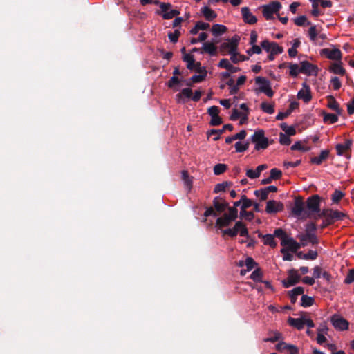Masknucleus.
Returning a JSON list of instances; mask_svg holds the SVG:
<instances>
[{"mask_svg": "<svg viewBox=\"0 0 354 354\" xmlns=\"http://www.w3.org/2000/svg\"><path fill=\"white\" fill-rule=\"evenodd\" d=\"M330 71L335 74L344 75L345 74V70L342 67L341 62H337L332 64Z\"/></svg>", "mask_w": 354, "mask_h": 354, "instance_id": "obj_33", "label": "nucleus"}, {"mask_svg": "<svg viewBox=\"0 0 354 354\" xmlns=\"http://www.w3.org/2000/svg\"><path fill=\"white\" fill-rule=\"evenodd\" d=\"M301 73L308 75H317L318 68L316 66L307 61L301 62Z\"/></svg>", "mask_w": 354, "mask_h": 354, "instance_id": "obj_13", "label": "nucleus"}, {"mask_svg": "<svg viewBox=\"0 0 354 354\" xmlns=\"http://www.w3.org/2000/svg\"><path fill=\"white\" fill-rule=\"evenodd\" d=\"M323 120L324 123L327 124H334L338 120V115L337 113H328L325 111L322 112Z\"/></svg>", "mask_w": 354, "mask_h": 354, "instance_id": "obj_24", "label": "nucleus"}, {"mask_svg": "<svg viewBox=\"0 0 354 354\" xmlns=\"http://www.w3.org/2000/svg\"><path fill=\"white\" fill-rule=\"evenodd\" d=\"M180 35V30H175V31L174 32H169L168 34V37L172 43H176L178 41Z\"/></svg>", "mask_w": 354, "mask_h": 354, "instance_id": "obj_51", "label": "nucleus"}, {"mask_svg": "<svg viewBox=\"0 0 354 354\" xmlns=\"http://www.w3.org/2000/svg\"><path fill=\"white\" fill-rule=\"evenodd\" d=\"M256 265V262L252 257H247L245 261H239V263L240 267L245 266L249 271L252 270Z\"/></svg>", "mask_w": 354, "mask_h": 354, "instance_id": "obj_32", "label": "nucleus"}, {"mask_svg": "<svg viewBox=\"0 0 354 354\" xmlns=\"http://www.w3.org/2000/svg\"><path fill=\"white\" fill-rule=\"evenodd\" d=\"M283 254V261H292L293 256L290 253V251L286 250V249H281L280 251Z\"/></svg>", "mask_w": 354, "mask_h": 354, "instance_id": "obj_58", "label": "nucleus"}, {"mask_svg": "<svg viewBox=\"0 0 354 354\" xmlns=\"http://www.w3.org/2000/svg\"><path fill=\"white\" fill-rule=\"evenodd\" d=\"M350 145H351V143L348 141L346 142L344 144L337 145L336 147H335L336 151H337V154L339 156L344 154V153L349 149Z\"/></svg>", "mask_w": 354, "mask_h": 354, "instance_id": "obj_35", "label": "nucleus"}, {"mask_svg": "<svg viewBox=\"0 0 354 354\" xmlns=\"http://www.w3.org/2000/svg\"><path fill=\"white\" fill-rule=\"evenodd\" d=\"M281 127H282L283 130L286 132V134L288 136H293L296 133L295 128L292 127H288V126H286V124H283L281 125Z\"/></svg>", "mask_w": 354, "mask_h": 354, "instance_id": "obj_57", "label": "nucleus"}, {"mask_svg": "<svg viewBox=\"0 0 354 354\" xmlns=\"http://www.w3.org/2000/svg\"><path fill=\"white\" fill-rule=\"evenodd\" d=\"M255 84L258 85V91L265 93L269 97L273 96L274 92L271 88L270 82L266 78L258 76L255 78Z\"/></svg>", "mask_w": 354, "mask_h": 354, "instance_id": "obj_7", "label": "nucleus"}, {"mask_svg": "<svg viewBox=\"0 0 354 354\" xmlns=\"http://www.w3.org/2000/svg\"><path fill=\"white\" fill-rule=\"evenodd\" d=\"M276 237L281 239V245L283 246L281 249L292 252H296L301 247L300 242L296 241L293 238L287 235L286 232L281 228H277L274 230Z\"/></svg>", "mask_w": 354, "mask_h": 354, "instance_id": "obj_2", "label": "nucleus"}, {"mask_svg": "<svg viewBox=\"0 0 354 354\" xmlns=\"http://www.w3.org/2000/svg\"><path fill=\"white\" fill-rule=\"evenodd\" d=\"M283 208L284 206L281 202L271 200L267 202L266 211L268 214H276L283 211Z\"/></svg>", "mask_w": 354, "mask_h": 354, "instance_id": "obj_10", "label": "nucleus"}, {"mask_svg": "<svg viewBox=\"0 0 354 354\" xmlns=\"http://www.w3.org/2000/svg\"><path fill=\"white\" fill-rule=\"evenodd\" d=\"M317 252L315 250H309L308 253H303L299 252L297 254V256L300 259L305 260H315L317 257Z\"/></svg>", "mask_w": 354, "mask_h": 354, "instance_id": "obj_27", "label": "nucleus"}, {"mask_svg": "<svg viewBox=\"0 0 354 354\" xmlns=\"http://www.w3.org/2000/svg\"><path fill=\"white\" fill-rule=\"evenodd\" d=\"M214 209L218 213H221L225 210L228 206V203L221 198H215L213 201Z\"/></svg>", "mask_w": 354, "mask_h": 354, "instance_id": "obj_22", "label": "nucleus"}, {"mask_svg": "<svg viewBox=\"0 0 354 354\" xmlns=\"http://www.w3.org/2000/svg\"><path fill=\"white\" fill-rule=\"evenodd\" d=\"M225 130L232 131L233 130V126L230 124H225L221 129H212L208 132V136L214 135V140H218L220 138L221 134H222Z\"/></svg>", "mask_w": 354, "mask_h": 354, "instance_id": "obj_20", "label": "nucleus"}, {"mask_svg": "<svg viewBox=\"0 0 354 354\" xmlns=\"http://www.w3.org/2000/svg\"><path fill=\"white\" fill-rule=\"evenodd\" d=\"M308 37H309L310 41L315 43L317 41V37H318V32L316 29V26H310L308 30Z\"/></svg>", "mask_w": 354, "mask_h": 354, "instance_id": "obj_40", "label": "nucleus"}, {"mask_svg": "<svg viewBox=\"0 0 354 354\" xmlns=\"http://www.w3.org/2000/svg\"><path fill=\"white\" fill-rule=\"evenodd\" d=\"M321 54L326 56L327 58L333 60H340L342 53L338 48L329 49L324 48L321 50Z\"/></svg>", "mask_w": 354, "mask_h": 354, "instance_id": "obj_15", "label": "nucleus"}, {"mask_svg": "<svg viewBox=\"0 0 354 354\" xmlns=\"http://www.w3.org/2000/svg\"><path fill=\"white\" fill-rule=\"evenodd\" d=\"M234 146H235L236 151L241 153V152H243V151H246L248 149L249 142H243L239 141V142H236L235 143Z\"/></svg>", "mask_w": 354, "mask_h": 354, "instance_id": "obj_38", "label": "nucleus"}, {"mask_svg": "<svg viewBox=\"0 0 354 354\" xmlns=\"http://www.w3.org/2000/svg\"><path fill=\"white\" fill-rule=\"evenodd\" d=\"M241 225V222L238 221L235 223V225L234 226L233 228H228V229L224 230L223 231V234H227L231 237H234L237 235L239 230V227Z\"/></svg>", "mask_w": 354, "mask_h": 354, "instance_id": "obj_30", "label": "nucleus"}, {"mask_svg": "<svg viewBox=\"0 0 354 354\" xmlns=\"http://www.w3.org/2000/svg\"><path fill=\"white\" fill-rule=\"evenodd\" d=\"M274 237H276V236L274 235V232L273 233V234H266L263 236V243L265 245H270V247L272 248H275L277 245L276 241L274 240Z\"/></svg>", "mask_w": 354, "mask_h": 354, "instance_id": "obj_31", "label": "nucleus"}, {"mask_svg": "<svg viewBox=\"0 0 354 354\" xmlns=\"http://www.w3.org/2000/svg\"><path fill=\"white\" fill-rule=\"evenodd\" d=\"M297 98L302 100L305 103H308L311 100L310 88L306 83H303L302 88L297 93Z\"/></svg>", "mask_w": 354, "mask_h": 354, "instance_id": "obj_11", "label": "nucleus"}, {"mask_svg": "<svg viewBox=\"0 0 354 354\" xmlns=\"http://www.w3.org/2000/svg\"><path fill=\"white\" fill-rule=\"evenodd\" d=\"M292 344H289L286 342H281L277 344L276 348L279 351H288L289 349V346H290Z\"/></svg>", "mask_w": 354, "mask_h": 354, "instance_id": "obj_60", "label": "nucleus"}, {"mask_svg": "<svg viewBox=\"0 0 354 354\" xmlns=\"http://www.w3.org/2000/svg\"><path fill=\"white\" fill-rule=\"evenodd\" d=\"M288 322L289 325L296 328L298 330L303 329L305 326V322H304V317H301L300 318L289 317L288 319Z\"/></svg>", "mask_w": 354, "mask_h": 354, "instance_id": "obj_23", "label": "nucleus"}, {"mask_svg": "<svg viewBox=\"0 0 354 354\" xmlns=\"http://www.w3.org/2000/svg\"><path fill=\"white\" fill-rule=\"evenodd\" d=\"M330 83L335 90H339L342 86V83L337 77H333L330 80Z\"/></svg>", "mask_w": 354, "mask_h": 354, "instance_id": "obj_56", "label": "nucleus"}, {"mask_svg": "<svg viewBox=\"0 0 354 354\" xmlns=\"http://www.w3.org/2000/svg\"><path fill=\"white\" fill-rule=\"evenodd\" d=\"M329 156L328 150H323L321 151L319 156L313 157L311 158L310 162L315 165H320Z\"/></svg>", "mask_w": 354, "mask_h": 354, "instance_id": "obj_25", "label": "nucleus"}, {"mask_svg": "<svg viewBox=\"0 0 354 354\" xmlns=\"http://www.w3.org/2000/svg\"><path fill=\"white\" fill-rule=\"evenodd\" d=\"M251 141L255 145L256 150L266 149L268 147V139L264 136V131L259 129L254 131L251 137Z\"/></svg>", "mask_w": 354, "mask_h": 354, "instance_id": "obj_5", "label": "nucleus"}, {"mask_svg": "<svg viewBox=\"0 0 354 354\" xmlns=\"http://www.w3.org/2000/svg\"><path fill=\"white\" fill-rule=\"evenodd\" d=\"M261 108L263 112L268 114H272L274 112V105L272 104L262 102L261 104Z\"/></svg>", "mask_w": 354, "mask_h": 354, "instance_id": "obj_43", "label": "nucleus"}, {"mask_svg": "<svg viewBox=\"0 0 354 354\" xmlns=\"http://www.w3.org/2000/svg\"><path fill=\"white\" fill-rule=\"evenodd\" d=\"M254 194L261 201H265L268 198V194L265 188L254 191Z\"/></svg>", "mask_w": 354, "mask_h": 354, "instance_id": "obj_48", "label": "nucleus"}, {"mask_svg": "<svg viewBox=\"0 0 354 354\" xmlns=\"http://www.w3.org/2000/svg\"><path fill=\"white\" fill-rule=\"evenodd\" d=\"M162 17L165 19H170L180 14L177 10L171 9V4L166 3H161L160 4Z\"/></svg>", "mask_w": 354, "mask_h": 354, "instance_id": "obj_9", "label": "nucleus"}, {"mask_svg": "<svg viewBox=\"0 0 354 354\" xmlns=\"http://www.w3.org/2000/svg\"><path fill=\"white\" fill-rule=\"evenodd\" d=\"M221 123H222V119L218 115L211 117V120H210L209 124L212 126H217V125L221 124Z\"/></svg>", "mask_w": 354, "mask_h": 354, "instance_id": "obj_64", "label": "nucleus"}, {"mask_svg": "<svg viewBox=\"0 0 354 354\" xmlns=\"http://www.w3.org/2000/svg\"><path fill=\"white\" fill-rule=\"evenodd\" d=\"M241 210H245L246 208H248L252 205V202L251 200L248 199L245 195H243L241 196Z\"/></svg>", "mask_w": 354, "mask_h": 354, "instance_id": "obj_45", "label": "nucleus"}, {"mask_svg": "<svg viewBox=\"0 0 354 354\" xmlns=\"http://www.w3.org/2000/svg\"><path fill=\"white\" fill-rule=\"evenodd\" d=\"M201 12L204 17L208 21H212L217 16L216 12L207 6L202 8Z\"/></svg>", "mask_w": 354, "mask_h": 354, "instance_id": "obj_29", "label": "nucleus"}, {"mask_svg": "<svg viewBox=\"0 0 354 354\" xmlns=\"http://www.w3.org/2000/svg\"><path fill=\"white\" fill-rule=\"evenodd\" d=\"M238 43L239 39L233 37L227 42L223 43L221 47L223 50H227L228 53L230 55L237 50Z\"/></svg>", "mask_w": 354, "mask_h": 354, "instance_id": "obj_17", "label": "nucleus"}, {"mask_svg": "<svg viewBox=\"0 0 354 354\" xmlns=\"http://www.w3.org/2000/svg\"><path fill=\"white\" fill-rule=\"evenodd\" d=\"M289 68H290V75L292 77H297L299 73H301V68L297 64H289Z\"/></svg>", "mask_w": 354, "mask_h": 354, "instance_id": "obj_37", "label": "nucleus"}, {"mask_svg": "<svg viewBox=\"0 0 354 354\" xmlns=\"http://www.w3.org/2000/svg\"><path fill=\"white\" fill-rule=\"evenodd\" d=\"M216 47L213 43L205 42L201 50V53H207L210 55H214L216 54Z\"/></svg>", "mask_w": 354, "mask_h": 354, "instance_id": "obj_28", "label": "nucleus"}, {"mask_svg": "<svg viewBox=\"0 0 354 354\" xmlns=\"http://www.w3.org/2000/svg\"><path fill=\"white\" fill-rule=\"evenodd\" d=\"M294 22L298 26H303L310 24V22L307 20L306 17L304 15H301L295 18L294 19Z\"/></svg>", "mask_w": 354, "mask_h": 354, "instance_id": "obj_41", "label": "nucleus"}, {"mask_svg": "<svg viewBox=\"0 0 354 354\" xmlns=\"http://www.w3.org/2000/svg\"><path fill=\"white\" fill-rule=\"evenodd\" d=\"M252 48L248 50L247 53L249 55H252L253 54H260L262 51L261 48L256 44L252 45Z\"/></svg>", "mask_w": 354, "mask_h": 354, "instance_id": "obj_55", "label": "nucleus"}, {"mask_svg": "<svg viewBox=\"0 0 354 354\" xmlns=\"http://www.w3.org/2000/svg\"><path fill=\"white\" fill-rule=\"evenodd\" d=\"M300 280V275L296 270H290L288 272L287 279L283 281L285 287H290L297 283Z\"/></svg>", "mask_w": 354, "mask_h": 354, "instance_id": "obj_12", "label": "nucleus"}, {"mask_svg": "<svg viewBox=\"0 0 354 354\" xmlns=\"http://www.w3.org/2000/svg\"><path fill=\"white\" fill-rule=\"evenodd\" d=\"M237 209L235 207H229L228 213H225L222 216L217 218L216 221V225L219 228L228 226L237 218Z\"/></svg>", "mask_w": 354, "mask_h": 354, "instance_id": "obj_4", "label": "nucleus"}, {"mask_svg": "<svg viewBox=\"0 0 354 354\" xmlns=\"http://www.w3.org/2000/svg\"><path fill=\"white\" fill-rule=\"evenodd\" d=\"M307 207L309 210L308 216L313 218L317 216L320 212V198L318 195H314L307 200Z\"/></svg>", "mask_w": 354, "mask_h": 354, "instance_id": "obj_6", "label": "nucleus"}, {"mask_svg": "<svg viewBox=\"0 0 354 354\" xmlns=\"http://www.w3.org/2000/svg\"><path fill=\"white\" fill-rule=\"evenodd\" d=\"M261 277L262 274L259 268L254 270L250 276L251 279L254 281H260L261 280Z\"/></svg>", "mask_w": 354, "mask_h": 354, "instance_id": "obj_53", "label": "nucleus"}, {"mask_svg": "<svg viewBox=\"0 0 354 354\" xmlns=\"http://www.w3.org/2000/svg\"><path fill=\"white\" fill-rule=\"evenodd\" d=\"M192 91L189 88H183L181 92L176 95V101L178 103H185V99L191 98Z\"/></svg>", "mask_w": 354, "mask_h": 354, "instance_id": "obj_21", "label": "nucleus"}, {"mask_svg": "<svg viewBox=\"0 0 354 354\" xmlns=\"http://www.w3.org/2000/svg\"><path fill=\"white\" fill-rule=\"evenodd\" d=\"M316 230L317 227L315 223H308L306 226L305 233L297 235V238L299 240L301 247H305L308 243L312 245H317L319 243V239L315 234Z\"/></svg>", "mask_w": 354, "mask_h": 354, "instance_id": "obj_1", "label": "nucleus"}, {"mask_svg": "<svg viewBox=\"0 0 354 354\" xmlns=\"http://www.w3.org/2000/svg\"><path fill=\"white\" fill-rule=\"evenodd\" d=\"M241 14L244 21L248 24H254L257 21L256 17L252 15L249 8L247 7H243L241 8Z\"/></svg>", "mask_w": 354, "mask_h": 354, "instance_id": "obj_19", "label": "nucleus"}, {"mask_svg": "<svg viewBox=\"0 0 354 354\" xmlns=\"http://www.w3.org/2000/svg\"><path fill=\"white\" fill-rule=\"evenodd\" d=\"M327 107L334 111L338 115H342V109L340 108L339 103L336 101L333 95H328L326 97Z\"/></svg>", "mask_w": 354, "mask_h": 354, "instance_id": "obj_18", "label": "nucleus"}, {"mask_svg": "<svg viewBox=\"0 0 354 354\" xmlns=\"http://www.w3.org/2000/svg\"><path fill=\"white\" fill-rule=\"evenodd\" d=\"M344 194L336 189L332 195V201L334 203H337L344 196Z\"/></svg>", "mask_w": 354, "mask_h": 354, "instance_id": "obj_50", "label": "nucleus"}, {"mask_svg": "<svg viewBox=\"0 0 354 354\" xmlns=\"http://www.w3.org/2000/svg\"><path fill=\"white\" fill-rule=\"evenodd\" d=\"M346 216V214L337 210L333 209H324L317 216H315V219H318L321 217L326 218V225H330L335 221L344 219Z\"/></svg>", "mask_w": 354, "mask_h": 354, "instance_id": "obj_3", "label": "nucleus"}, {"mask_svg": "<svg viewBox=\"0 0 354 354\" xmlns=\"http://www.w3.org/2000/svg\"><path fill=\"white\" fill-rule=\"evenodd\" d=\"M207 113L211 117L218 115V107L216 106H212L208 109Z\"/></svg>", "mask_w": 354, "mask_h": 354, "instance_id": "obj_61", "label": "nucleus"}, {"mask_svg": "<svg viewBox=\"0 0 354 354\" xmlns=\"http://www.w3.org/2000/svg\"><path fill=\"white\" fill-rule=\"evenodd\" d=\"M304 211V203L300 199H296L294 206L292 209V212L294 215L299 216Z\"/></svg>", "mask_w": 354, "mask_h": 354, "instance_id": "obj_26", "label": "nucleus"}, {"mask_svg": "<svg viewBox=\"0 0 354 354\" xmlns=\"http://www.w3.org/2000/svg\"><path fill=\"white\" fill-rule=\"evenodd\" d=\"M346 283H351L354 281V269H351L349 270L348 274H347L345 280Z\"/></svg>", "mask_w": 354, "mask_h": 354, "instance_id": "obj_63", "label": "nucleus"}, {"mask_svg": "<svg viewBox=\"0 0 354 354\" xmlns=\"http://www.w3.org/2000/svg\"><path fill=\"white\" fill-rule=\"evenodd\" d=\"M230 184L228 182H223L222 183H218L215 185L214 192L215 193H218L221 192H224L226 188L230 185Z\"/></svg>", "mask_w": 354, "mask_h": 354, "instance_id": "obj_46", "label": "nucleus"}, {"mask_svg": "<svg viewBox=\"0 0 354 354\" xmlns=\"http://www.w3.org/2000/svg\"><path fill=\"white\" fill-rule=\"evenodd\" d=\"M281 171L277 168H273L270 170V176L272 180L279 179L281 177Z\"/></svg>", "mask_w": 354, "mask_h": 354, "instance_id": "obj_54", "label": "nucleus"}, {"mask_svg": "<svg viewBox=\"0 0 354 354\" xmlns=\"http://www.w3.org/2000/svg\"><path fill=\"white\" fill-rule=\"evenodd\" d=\"M198 68L196 69V72L198 73V75H194L191 77V81L194 83H198L203 81L207 76V71L205 67H202L199 62H197Z\"/></svg>", "mask_w": 354, "mask_h": 354, "instance_id": "obj_16", "label": "nucleus"}, {"mask_svg": "<svg viewBox=\"0 0 354 354\" xmlns=\"http://www.w3.org/2000/svg\"><path fill=\"white\" fill-rule=\"evenodd\" d=\"M283 52V48L279 46L277 43L272 42L269 53L275 55L281 54Z\"/></svg>", "mask_w": 354, "mask_h": 354, "instance_id": "obj_47", "label": "nucleus"}, {"mask_svg": "<svg viewBox=\"0 0 354 354\" xmlns=\"http://www.w3.org/2000/svg\"><path fill=\"white\" fill-rule=\"evenodd\" d=\"M304 288L302 287H296L293 288L290 292V299L292 302H295L297 299V296L303 295Z\"/></svg>", "mask_w": 354, "mask_h": 354, "instance_id": "obj_36", "label": "nucleus"}, {"mask_svg": "<svg viewBox=\"0 0 354 354\" xmlns=\"http://www.w3.org/2000/svg\"><path fill=\"white\" fill-rule=\"evenodd\" d=\"M333 326L337 330H344L348 328V322L344 318L334 315L331 317Z\"/></svg>", "mask_w": 354, "mask_h": 354, "instance_id": "obj_14", "label": "nucleus"}, {"mask_svg": "<svg viewBox=\"0 0 354 354\" xmlns=\"http://www.w3.org/2000/svg\"><path fill=\"white\" fill-rule=\"evenodd\" d=\"M279 142L281 145H289L291 142V140L288 136L281 133L279 135Z\"/></svg>", "mask_w": 354, "mask_h": 354, "instance_id": "obj_52", "label": "nucleus"}, {"mask_svg": "<svg viewBox=\"0 0 354 354\" xmlns=\"http://www.w3.org/2000/svg\"><path fill=\"white\" fill-rule=\"evenodd\" d=\"M246 176L251 179H254L258 178L260 175L258 174V171H257L256 169H248L246 171Z\"/></svg>", "mask_w": 354, "mask_h": 354, "instance_id": "obj_62", "label": "nucleus"}, {"mask_svg": "<svg viewBox=\"0 0 354 354\" xmlns=\"http://www.w3.org/2000/svg\"><path fill=\"white\" fill-rule=\"evenodd\" d=\"M314 299L308 295H303L301 299V304L304 307H308L313 304Z\"/></svg>", "mask_w": 354, "mask_h": 354, "instance_id": "obj_39", "label": "nucleus"}, {"mask_svg": "<svg viewBox=\"0 0 354 354\" xmlns=\"http://www.w3.org/2000/svg\"><path fill=\"white\" fill-rule=\"evenodd\" d=\"M230 66L231 63L230 60H228L227 59H222L218 64V67L221 68H225L227 70H228L229 68H230Z\"/></svg>", "mask_w": 354, "mask_h": 354, "instance_id": "obj_59", "label": "nucleus"}, {"mask_svg": "<svg viewBox=\"0 0 354 354\" xmlns=\"http://www.w3.org/2000/svg\"><path fill=\"white\" fill-rule=\"evenodd\" d=\"M281 7V5L278 1H272L270 4L263 6V15L266 19H272L273 14L277 12Z\"/></svg>", "mask_w": 354, "mask_h": 354, "instance_id": "obj_8", "label": "nucleus"}, {"mask_svg": "<svg viewBox=\"0 0 354 354\" xmlns=\"http://www.w3.org/2000/svg\"><path fill=\"white\" fill-rule=\"evenodd\" d=\"M227 169V166L225 164H217L214 167V173L215 175H220L223 174Z\"/></svg>", "mask_w": 354, "mask_h": 354, "instance_id": "obj_44", "label": "nucleus"}, {"mask_svg": "<svg viewBox=\"0 0 354 354\" xmlns=\"http://www.w3.org/2000/svg\"><path fill=\"white\" fill-rule=\"evenodd\" d=\"M226 27L221 24H214L212 27V32L214 35H222L226 32Z\"/></svg>", "mask_w": 354, "mask_h": 354, "instance_id": "obj_34", "label": "nucleus"}, {"mask_svg": "<svg viewBox=\"0 0 354 354\" xmlns=\"http://www.w3.org/2000/svg\"><path fill=\"white\" fill-rule=\"evenodd\" d=\"M182 178L184 181L185 186L190 189L192 185V180L188 174L187 171H182Z\"/></svg>", "mask_w": 354, "mask_h": 354, "instance_id": "obj_42", "label": "nucleus"}, {"mask_svg": "<svg viewBox=\"0 0 354 354\" xmlns=\"http://www.w3.org/2000/svg\"><path fill=\"white\" fill-rule=\"evenodd\" d=\"M292 150H300L302 151H308L310 150V147H304L302 145L301 142H296L291 147Z\"/></svg>", "mask_w": 354, "mask_h": 354, "instance_id": "obj_49", "label": "nucleus"}]
</instances>
